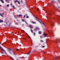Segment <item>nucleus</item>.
<instances>
[{"instance_id":"nucleus-47","label":"nucleus","mask_w":60,"mask_h":60,"mask_svg":"<svg viewBox=\"0 0 60 60\" xmlns=\"http://www.w3.org/2000/svg\"><path fill=\"white\" fill-rule=\"evenodd\" d=\"M26 34L27 35L28 34L27 33H26Z\"/></svg>"},{"instance_id":"nucleus-33","label":"nucleus","mask_w":60,"mask_h":60,"mask_svg":"<svg viewBox=\"0 0 60 60\" xmlns=\"http://www.w3.org/2000/svg\"><path fill=\"white\" fill-rule=\"evenodd\" d=\"M45 47V46H42V48H44Z\"/></svg>"},{"instance_id":"nucleus-29","label":"nucleus","mask_w":60,"mask_h":60,"mask_svg":"<svg viewBox=\"0 0 60 60\" xmlns=\"http://www.w3.org/2000/svg\"><path fill=\"white\" fill-rule=\"evenodd\" d=\"M58 0V1L59 3H60V0Z\"/></svg>"},{"instance_id":"nucleus-31","label":"nucleus","mask_w":60,"mask_h":60,"mask_svg":"<svg viewBox=\"0 0 60 60\" xmlns=\"http://www.w3.org/2000/svg\"><path fill=\"white\" fill-rule=\"evenodd\" d=\"M34 36H35V33H34Z\"/></svg>"},{"instance_id":"nucleus-52","label":"nucleus","mask_w":60,"mask_h":60,"mask_svg":"<svg viewBox=\"0 0 60 60\" xmlns=\"http://www.w3.org/2000/svg\"><path fill=\"white\" fill-rule=\"evenodd\" d=\"M31 43H32V44H32V42H31Z\"/></svg>"},{"instance_id":"nucleus-49","label":"nucleus","mask_w":60,"mask_h":60,"mask_svg":"<svg viewBox=\"0 0 60 60\" xmlns=\"http://www.w3.org/2000/svg\"><path fill=\"white\" fill-rule=\"evenodd\" d=\"M16 59L17 60H18V59Z\"/></svg>"},{"instance_id":"nucleus-62","label":"nucleus","mask_w":60,"mask_h":60,"mask_svg":"<svg viewBox=\"0 0 60 60\" xmlns=\"http://www.w3.org/2000/svg\"><path fill=\"white\" fill-rule=\"evenodd\" d=\"M25 40H26V39H25Z\"/></svg>"},{"instance_id":"nucleus-53","label":"nucleus","mask_w":60,"mask_h":60,"mask_svg":"<svg viewBox=\"0 0 60 60\" xmlns=\"http://www.w3.org/2000/svg\"><path fill=\"white\" fill-rule=\"evenodd\" d=\"M0 44H1V43L0 42Z\"/></svg>"},{"instance_id":"nucleus-17","label":"nucleus","mask_w":60,"mask_h":60,"mask_svg":"<svg viewBox=\"0 0 60 60\" xmlns=\"http://www.w3.org/2000/svg\"><path fill=\"white\" fill-rule=\"evenodd\" d=\"M25 23L27 24V25H28V23L26 22V21H25Z\"/></svg>"},{"instance_id":"nucleus-61","label":"nucleus","mask_w":60,"mask_h":60,"mask_svg":"<svg viewBox=\"0 0 60 60\" xmlns=\"http://www.w3.org/2000/svg\"><path fill=\"white\" fill-rule=\"evenodd\" d=\"M52 2H54V1H52Z\"/></svg>"},{"instance_id":"nucleus-50","label":"nucleus","mask_w":60,"mask_h":60,"mask_svg":"<svg viewBox=\"0 0 60 60\" xmlns=\"http://www.w3.org/2000/svg\"><path fill=\"white\" fill-rule=\"evenodd\" d=\"M49 15H50V13H49Z\"/></svg>"},{"instance_id":"nucleus-38","label":"nucleus","mask_w":60,"mask_h":60,"mask_svg":"<svg viewBox=\"0 0 60 60\" xmlns=\"http://www.w3.org/2000/svg\"><path fill=\"white\" fill-rule=\"evenodd\" d=\"M6 24H8V23L7 22H6Z\"/></svg>"},{"instance_id":"nucleus-39","label":"nucleus","mask_w":60,"mask_h":60,"mask_svg":"<svg viewBox=\"0 0 60 60\" xmlns=\"http://www.w3.org/2000/svg\"><path fill=\"white\" fill-rule=\"evenodd\" d=\"M6 2H7L8 1V0H5Z\"/></svg>"},{"instance_id":"nucleus-56","label":"nucleus","mask_w":60,"mask_h":60,"mask_svg":"<svg viewBox=\"0 0 60 60\" xmlns=\"http://www.w3.org/2000/svg\"><path fill=\"white\" fill-rule=\"evenodd\" d=\"M52 41V42H53V41Z\"/></svg>"},{"instance_id":"nucleus-9","label":"nucleus","mask_w":60,"mask_h":60,"mask_svg":"<svg viewBox=\"0 0 60 60\" xmlns=\"http://www.w3.org/2000/svg\"><path fill=\"white\" fill-rule=\"evenodd\" d=\"M29 27H30V28L31 29H32L33 28V27L31 25L29 26Z\"/></svg>"},{"instance_id":"nucleus-28","label":"nucleus","mask_w":60,"mask_h":60,"mask_svg":"<svg viewBox=\"0 0 60 60\" xmlns=\"http://www.w3.org/2000/svg\"><path fill=\"white\" fill-rule=\"evenodd\" d=\"M16 50L17 51H19V49H16Z\"/></svg>"},{"instance_id":"nucleus-64","label":"nucleus","mask_w":60,"mask_h":60,"mask_svg":"<svg viewBox=\"0 0 60 60\" xmlns=\"http://www.w3.org/2000/svg\"><path fill=\"white\" fill-rule=\"evenodd\" d=\"M43 4H44V3H43Z\"/></svg>"},{"instance_id":"nucleus-41","label":"nucleus","mask_w":60,"mask_h":60,"mask_svg":"<svg viewBox=\"0 0 60 60\" xmlns=\"http://www.w3.org/2000/svg\"><path fill=\"white\" fill-rule=\"evenodd\" d=\"M12 4H11L10 5L11 6L12 5Z\"/></svg>"},{"instance_id":"nucleus-51","label":"nucleus","mask_w":60,"mask_h":60,"mask_svg":"<svg viewBox=\"0 0 60 60\" xmlns=\"http://www.w3.org/2000/svg\"><path fill=\"white\" fill-rule=\"evenodd\" d=\"M11 34H13V32H11Z\"/></svg>"},{"instance_id":"nucleus-11","label":"nucleus","mask_w":60,"mask_h":60,"mask_svg":"<svg viewBox=\"0 0 60 60\" xmlns=\"http://www.w3.org/2000/svg\"><path fill=\"white\" fill-rule=\"evenodd\" d=\"M31 52V51H30L27 53V54L28 55H29L30 54V53Z\"/></svg>"},{"instance_id":"nucleus-43","label":"nucleus","mask_w":60,"mask_h":60,"mask_svg":"<svg viewBox=\"0 0 60 60\" xmlns=\"http://www.w3.org/2000/svg\"><path fill=\"white\" fill-rule=\"evenodd\" d=\"M43 53L44 54H45V52H43Z\"/></svg>"},{"instance_id":"nucleus-13","label":"nucleus","mask_w":60,"mask_h":60,"mask_svg":"<svg viewBox=\"0 0 60 60\" xmlns=\"http://www.w3.org/2000/svg\"><path fill=\"white\" fill-rule=\"evenodd\" d=\"M9 58L10 59H11V58L12 60H15L14 59H13V58L12 57H9Z\"/></svg>"},{"instance_id":"nucleus-36","label":"nucleus","mask_w":60,"mask_h":60,"mask_svg":"<svg viewBox=\"0 0 60 60\" xmlns=\"http://www.w3.org/2000/svg\"><path fill=\"white\" fill-rule=\"evenodd\" d=\"M14 55H16V54L15 53H14Z\"/></svg>"},{"instance_id":"nucleus-45","label":"nucleus","mask_w":60,"mask_h":60,"mask_svg":"<svg viewBox=\"0 0 60 60\" xmlns=\"http://www.w3.org/2000/svg\"><path fill=\"white\" fill-rule=\"evenodd\" d=\"M22 31H23V32H25L24 31V30H22Z\"/></svg>"},{"instance_id":"nucleus-1","label":"nucleus","mask_w":60,"mask_h":60,"mask_svg":"<svg viewBox=\"0 0 60 60\" xmlns=\"http://www.w3.org/2000/svg\"><path fill=\"white\" fill-rule=\"evenodd\" d=\"M0 51L2 52L5 54L7 55V52H6V51L1 47L0 45Z\"/></svg>"},{"instance_id":"nucleus-24","label":"nucleus","mask_w":60,"mask_h":60,"mask_svg":"<svg viewBox=\"0 0 60 60\" xmlns=\"http://www.w3.org/2000/svg\"><path fill=\"white\" fill-rule=\"evenodd\" d=\"M19 16L22 17V15H19Z\"/></svg>"},{"instance_id":"nucleus-23","label":"nucleus","mask_w":60,"mask_h":60,"mask_svg":"<svg viewBox=\"0 0 60 60\" xmlns=\"http://www.w3.org/2000/svg\"><path fill=\"white\" fill-rule=\"evenodd\" d=\"M41 24H42V23L44 25H45V23H43L42 22H41Z\"/></svg>"},{"instance_id":"nucleus-15","label":"nucleus","mask_w":60,"mask_h":60,"mask_svg":"<svg viewBox=\"0 0 60 60\" xmlns=\"http://www.w3.org/2000/svg\"><path fill=\"white\" fill-rule=\"evenodd\" d=\"M31 31V32H32V33H33V30L32 29H31L30 30Z\"/></svg>"},{"instance_id":"nucleus-8","label":"nucleus","mask_w":60,"mask_h":60,"mask_svg":"<svg viewBox=\"0 0 60 60\" xmlns=\"http://www.w3.org/2000/svg\"><path fill=\"white\" fill-rule=\"evenodd\" d=\"M31 23L33 24H35L36 23V22H32Z\"/></svg>"},{"instance_id":"nucleus-59","label":"nucleus","mask_w":60,"mask_h":60,"mask_svg":"<svg viewBox=\"0 0 60 60\" xmlns=\"http://www.w3.org/2000/svg\"><path fill=\"white\" fill-rule=\"evenodd\" d=\"M8 1H10V0H8Z\"/></svg>"},{"instance_id":"nucleus-32","label":"nucleus","mask_w":60,"mask_h":60,"mask_svg":"<svg viewBox=\"0 0 60 60\" xmlns=\"http://www.w3.org/2000/svg\"><path fill=\"white\" fill-rule=\"evenodd\" d=\"M40 37L41 38H42V37L41 36H40Z\"/></svg>"},{"instance_id":"nucleus-7","label":"nucleus","mask_w":60,"mask_h":60,"mask_svg":"<svg viewBox=\"0 0 60 60\" xmlns=\"http://www.w3.org/2000/svg\"><path fill=\"white\" fill-rule=\"evenodd\" d=\"M9 50H10V51H11L12 50H13V49H9Z\"/></svg>"},{"instance_id":"nucleus-48","label":"nucleus","mask_w":60,"mask_h":60,"mask_svg":"<svg viewBox=\"0 0 60 60\" xmlns=\"http://www.w3.org/2000/svg\"><path fill=\"white\" fill-rule=\"evenodd\" d=\"M26 16H27V14L26 15Z\"/></svg>"},{"instance_id":"nucleus-3","label":"nucleus","mask_w":60,"mask_h":60,"mask_svg":"<svg viewBox=\"0 0 60 60\" xmlns=\"http://www.w3.org/2000/svg\"><path fill=\"white\" fill-rule=\"evenodd\" d=\"M43 35L44 36H45V37H44V38H45V37H46V36H47V34H46L45 33H43Z\"/></svg>"},{"instance_id":"nucleus-5","label":"nucleus","mask_w":60,"mask_h":60,"mask_svg":"<svg viewBox=\"0 0 60 60\" xmlns=\"http://www.w3.org/2000/svg\"><path fill=\"white\" fill-rule=\"evenodd\" d=\"M51 26L52 27V26H54V23L53 22H52L51 24Z\"/></svg>"},{"instance_id":"nucleus-14","label":"nucleus","mask_w":60,"mask_h":60,"mask_svg":"<svg viewBox=\"0 0 60 60\" xmlns=\"http://www.w3.org/2000/svg\"><path fill=\"white\" fill-rule=\"evenodd\" d=\"M40 41L41 42H44V41L43 40H40Z\"/></svg>"},{"instance_id":"nucleus-6","label":"nucleus","mask_w":60,"mask_h":60,"mask_svg":"<svg viewBox=\"0 0 60 60\" xmlns=\"http://www.w3.org/2000/svg\"><path fill=\"white\" fill-rule=\"evenodd\" d=\"M0 1L2 3L4 4V2L3 0H0Z\"/></svg>"},{"instance_id":"nucleus-60","label":"nucleus","mask_w":60,"mask_h":60,"mask_svg":"<svg viewBox=\"0 0 60 60\" xmlns=\"http://www.w3.org/2000/svg\"><path fill=\"white\" fill-rule=\"evenodd\" d=\"M0 6H1V5H0Z\"/></svg>"},{"instance_id":"nucleus-10","label":"nucleus","mask_w":60,"mask_h":60,"mask_svg":"<svg viewBox=\"0 0 60 60\" xmlns=\"http://www.w3.org/2000/svg\"><path fill=\"white\" fill-rule=\"evenodd\" d=\"M3 21L2 20H0V23H2L3 22Z\"/></svg>"},{"instance_id":"nucleus-27","label":"nucleus","mask_w":60,"mask_h":60,"mask_svg":"<svg viewBox=\"0 0 60 60\" xmlns=\"http://www.w3.org/2000/svg\"><path fill=\"white\" fill-rule=\"evenodd\" d=\"M25 17H26V15H24L23 16V18H25Z\"/></svg>"},{"instance_id":"nucleus-21","label":"nucleus","mask_w":60,"mask_h":60,"mask_svg":"<svg viewBox=\"0 0 60 60\" xmlns=\"http://www.w3.org/2000/svg\"><path fill=\"white\" fill-rule=\"evenodd\" d=\"M17 2H18V3L19 4H20V3L18 1Z\"/></svg>"},{"instance_id":"nucleus-58","label":"nucleus","mask_w":60,"mask_h":60,"mask_svg":"<svg viewBox=\"0 0 60 60\" xmlns=\"http://www.w3.org/2000/svg\"><path fill=\"white\" fill-rule=\"evenodd\" d=\"M27 35H28V34H27Z\"/></svg>"},{"instance_id":"nucleus-19","label":"nucleus","mask_w":60,"mask_h":60,"mask_svg":"<svg viewBox=\"0 0 60 60\" xmlns=\"http://www.w3.org/2000/svg\"><path fill=\"white\" fill-rule=\"evenodd\" d=\"M18 1V0H16V1H15V2H14V3H16V2H17Z\"/></svg>"},{"instance_id":"nucleus-57","label":"nucleus","mask_w":60,"mask_h":60,"mask_svg":"<svg viewBox=\"0 0 60 60\" xmlns=\"http://www.w3.org/2000/svg\"><path fill=\"white\" fill-rule=\"evenodd\" d=\"M48 32H49V33H50V32H49V31H48Z\"/></svg>"},{"instance_id":"nucleus-54","label":"nucleus","mask_w":60,"mask_h":60,"mask_svg":"<svg viewBox=\"0 0 60 60\" xmlns=\"http://www.w3.org/2000/svg\"><path fill=\"white\" fill-rule=\"evenodd\" d=\"M1 45H2V44H1Z\"/></svg>"},{"instance_id":"nucleus-55","label":"nucleus","mask_w":60,"mask_h":60,"mask_svg":"<svg viewBox=\"0 0 60 60\" xmlns=\"http://www.w3.org/2000/svg\"><path fill=\"white\" fill-rule=\"evenodd\" d=\"M46 43H47V41H46Z\"/></svg>"},{"instance_id":"nucleus-40","label":"nucleus","mask_w":60,"mask_h":60,"mask_svg":"<svg viewBox=\"0 0 60 60\" xmlns=\"http://www.w3.org/2000/svg\"><path fill=\"white\" fill-rule=\"evenodd\" d=\"M10 53L11 54H12V53H11V52H10Z\"/></svg>"},{"instance_id":"nucleus-16","label":"nucleus","mask_w":60,"mask_h":60,"mask_svg":"<svg viewBox=\"0 0 60 60\" xmlns=\"http://www.w3.org/2000/svg\"><path fill=\"white\" fill-rule=\"evenodd\" d=\"M14 17L15 18H17V16L16 15H14Z\"/></svg>"},{"instance_id":"nucleus-18","label":"nucleus","mask_w":60,"mask_h":60,"mask_svg":"<svg viewBox=\"0 0 60 60\" xmlns=\"http://www.w3.org/2000/svg\"><path fill=\"white\" fill-rule=\"evenodd\" d=\"M0 16H1L2 17H3V15H2V14L1 13L0 14Z\"/></svg>"},{"instance_id":"nucleus-37","label":"nucleus","mask_w":60,"mask_h":60,"mask_svg":"<svg viewBox=\"0 0 60 60\" xmlns=\"http://www.w3.org/2000/svg\"><path fill=\"white\" fill-rule=\"evenodd\" d=\"M54 60H56V58Z\"/></svg>"},{"instance_id":"nucleus-2","label":"nucleus","mask_w":60,"mask_h":60,"mask_svg":"<svg viewBox=\"0 0 60 60\" xmlns=\"http://www.w3.org/2000/svg\"><path fill=\"white\" fill-rule=\"evenodd\" d=\"M35 19H36V20H37L38 22H39L41 24V22H42L41 20H40L38 19L35 16Z\"/></svg>"},{"instance_id":"nucleus-34","label":"nucleus","mask_w":60,"mask_h":60,"mask_svg":"<svg viewBox=\"0 0 60 60\" xmlns=\"http://www.w3.org/2000/svg\"><path fill=\"white\" fill-rule=\"evenodd\" d=\"M21 3H22V0H21Z\"/></svg>"},{"instance_id":"nucleus-4","label":"nucleus","mask_w":60,"mask_h":60,"mask_svg":"<svg viewBox=\"0 0 60 60\" xmlns=\"http://www.w3.org/2000/svg\"><path fill=\"white\" fill-rule=\"evenodd\" d=\"M39 30V28L38 27H36V28L35 29H34V31H36V30Z\"/></svg>"},{"instance_id":"nucleus-42","label":"nucleus","mask_w":60,"mask_h":60,"mask_svg":"<svg viewBox=\"0 0 60 60\" xmlns=\"http://www.w3.org/2000/svg\"><path fill=\"white\" fill-rule=\"evenodd\" d=\"M4 13H3L2 14V15H4Z\"/></svg>"},{"instance_id":"nucleus-46","label":"nucleus","mask_w":60,"mask_h":60,"mask_svg":"<svg viewBox=\"0 0 60 60\" xmlns=\"http://www.w3.org/2000/svg\"><path fill=\"white\" fill-rule=\"evenodd\" d=\"M9 23L10 25L11 24V23Z\"/></svg>"},{"instance_id":"nucleus-63","label":"nucleus","mask_w":60,"mask_h":60,"mask_svg":"<svg viewBox=\"0 0 60 60\" xmlns=\"http://www.w3.org/2000/svg\"><path fill=\"white\" fill-rule=\"evenodd\" d=\"M54 5H53V6L54 7Z\"/></svg>"},{"instance_id":"nucleus-30","label":"nucleus","mask_w":60,"mask_h":60,"mask_svg":"<svg viewBox=\"0 0 60 60\" xmlns=\"http://www.w3.org/2000/svg\"><path fill=\"white\" fill-rule=\"evenodd\" d=\"M9 4H8L7 5V6L8 7H9Z\"/></svg>"},{"instance_id":"nucleus-12","label":"nucleus","mask_w":60,"mask_h":60,"mask_svg":"<svg viewBox=\"0 0 60 60\" xmlns=\"http://www.w3.org/2000/svg\"><path fill=\"white\" fill-rule=\"evenodd\" d=\"M38 34H41V31H39L38 32Z\"/></svg>"},{"instance_id":"nucleus-22","label":"nucleus","mask_w":60,"mask_h":60,"mask_svg":"<svg viewBox=\"0 0 60 60\" xmlns=\"http://www.w3.org/2000/svg\"><path fill=\"white\" fill-rule=\"evenodd\" d=\"M56 9L57 10V11H58L59 12H60V11L58 9L56 8Z\"/></svg>"},{"instance_id":"nucleus-35","label":"nucleus","mask_w":60,"mask_h":60,"mask_svg":"<svg viewBox=\"0 0 60 60\" xmlns=\"http://www.w3.org/2000/svg\"><path fill=\"white\" fill-rule=\"evenodd\" d=\"M37 10H39V9L38 8H37Z\"/></svg>"},{"instance_id":"nucleus-25","label":"nucleus","mask_w":60,"mask_h":60,"mask_svg":"<svg viewBox=\"0 0 60 60\" xmlns=\"http://www.w3.org/2000/svg\"><path fill=\"white\" fill-rule=\"evenodd\" d=\"M22 22H24V20L23 19H22Z\"/></svg>"},{"instance_id":"nucleus-44","label":"nucleus","mask_w":60,"mask_h":60,"mask_svg":"<svg viewBox=\"0 0 60 60\" xmlns=\"http://www.w3.org/2000/svg\"><path fill=\"white\" fill-rule=\"evenodd\" d=\"M29 37H30V36L28 35H27Z\"/></svg>"},{"instance_id":"nucleus-26","label":"nucleus","mask_w":60,"mask_h":60,"mask_svg":"<svg viewBox=\"0 0 60 60\" xmlns=\"http://www.w3.org/2000/svg\"><path fill=\"white\" fill-rule=\"evenodd\" d=\"M29 18V16H26V18Z\"/></svg>"},{"instance_id":"nucleus-20","label":"nucleus","mask_w":60,"mask_h":60,"mask_svg":"<svg viewBox=\"0 0 60 60\" xmlns=\"http://www.w3.org/2000/svg\"><path fill=\"white\" fill-rule=\"evenodd\" d=\"M13 8L14 9H15V7L14 6H13Z\"/></svg>"}]
</instances>
